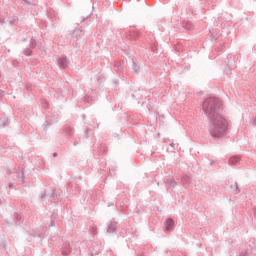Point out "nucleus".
I'll return each mask as SVG.
<instances>
[{
    "label": "nucleus",
    "instance_id": "nucleus-1",
    "mask_svg": "<svg viewBox=\"0 0 256 256\" xmlns=\"http://www.w3.org/2000/svg\"><path fill=\"white\" fill-rule=\"evenodd\" d=\"M203 109L208 114L212 124V135L221 137L227 129V122L219 114V101L209 99L203 103Z\"/></svg>",
    "mask_w": 256,
    "mask_h": 256
},
{
    "label": "nucleus",
    "instance_id": "nucleus-4",
    "mask_svg": "<svg viewBox=\"0 0 256 256\" xmlns=\"http://www.w3.org/2000/svg\"><path fill=\"white\" fill-rule=\"evenodd\" d=\"M238 161L239 159L236 157L230 159V163H232L233 165H235V163H237Z\"/></svg>",
    "mask_w": 256,
    "mask_h": 256
},
{
    "label": "nucleus",
    "instance_id": "nucleus-3",
    "mask_svg": "<svg viewBox=\"0 0 256 256\" xmlns=\"http://www.w3.org/2000/svg\"><path fill=\"white\" fill-rule=\"evenodd\" d=\"M59 64L62 65L63 67H67V59H60Z\"/></svg>",
    "mask_w": 256,
    "mask_h": 256
},
{
    "label": "nucleus",
    "instance_id": "nucleus-2",
    "mask_svg": "<svg viewBox=\"0 0 256 256\" xmlns=\"http://www.w3.org/2000/svg\"><path fill=\"white\" fill-rule=\"evenodd\" d=\"M175 227V222L172 219H168L165 221V231H171Z\"/></svg>",
    "mask_w": 256,
    "mask_h": 256
}]
</instances>
